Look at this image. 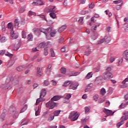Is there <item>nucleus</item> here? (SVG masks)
Instances as JSON below:
<instances>
[{
  "label": "nucleus",
  "instance_id": "nucleus-34",
  "mask_svg": "<svg viewBox=\"0 0 128 128\" xmlns=\"http://www.w3.org/2000/svg\"><path fill=\"white\" fill-rule=\"evenodd\" d=\"M88 120H90V116H88V117H86L84 119H82V124H85L86 122H88Z\"/></svg>",
  "mask_w": 128,
  "mask_h": 128
},
{
  "label": "nucleus",
  "instance_id": "nucleus-62",
  "mask_svg": "<svg viewBox=\"0 0 128 128\" xmlns=\"http://www.w3.org/2000/svg\"><path fill=\"white\" fill-rule=\"evenodd\" d=\"M122 2V0H114V3L115 4H120V2Z\"/></svg>",
  "mask_w": 128,
  "mask_h": 128
},
{
  "label": "nucleus",
  "instance_id": "nucleus-10",
  "mask_svg": "<svg viewBox=\"0 0 128 128\" xmlns=\"http://www.w3.org/2000/svg\"><path fill=\"white\" fill-rule=\"evenodd\" d=\"M39 30H40L41 32H43L44 34L46 36L48 32H52V28L49 27L47 28H40Z\"/></svg>",
  "mask_w": 128,
  "mask_h": 128
},
{
  "label": "nucleus",
  "instance_id": "nucleus-59",
  "mask_svg": "<svg viewBox=\"0 0 128 128\" xmlns=\"http://www.w3.org/2000/svg\"><path fill=\"white\" fill-rule=\"evenodd\" d=\"M104 102V100L102 98H99L98 100V104H102V102Z\"/></svg>",
  "mask_w": 128,
  "mask_h": 128
},
{
  "label": "nucleus",
  "instance_id": "nucleus-58",
  "mask_svg": "<svg viewBox=\"0 0 128 128\" xmlns=\"http://www.w3.org/2000/svg\"><path fill=\"white\" fill-rule=\"evenodd\" d=\"M22 36L24 38H26V32H22Z\"/></svg>",
  "mask_w": 128,
  "mask_h": 128
},
{
  "label": "nucleus",
  "instance_id": "nucleus-26",
  "mask_svg": "<svg viewBox=\"0 0 128 128\" xmlns=\"http://www.w3.org/2000/svg\"><path fill=\"white\" fill-rule=\"evenodd\" d=\"M50 32V36H52V38H54V36H56V30H52Z\"/></svg>",
  "mask_w": 128,
  "mask_h": 128
},
{
  "label": "nucleus",
  "instance_id": "nucleus-35",
  "mask_svg": "<svg viewBox=\"0 0 128 128\" xmlns=\"http://www.w3.org/2000/svg\"><path fill=\"white\" fill-rule=\"evenodd\" d=\"M90 78H92V72H90L86 74V78L87 80H88Z\"/></svg>",
  "mask_w": 128,
  "mask_h": 128
},
{
  "label": "nucleus",
  "instance_id": "nucleus-32",
  "mask_svg": "<svg viewBox=\"0 0 128 128\" xmlns=\"http://www.w3.org/2000/svg\"><path fill=\"white\" fill-rule=\"evenodd\" d=\"M50 68H52V65L50 64L48 66L46 72V74H48V76H50Z\"/></svg>",
  "mask_w": 128,
  "mask_h": 128
},
{
  "label": "nucleus",
  "instance_id": "nucleus-40",
  "mask_svg": "<svg viewBox=\"0 0 128 128\" xmlns=\"http://www.w3.org/2000/svg\"><path fill=\"white\" fill-rule=\"evenodd\" d=\"M124 124V122H122V121L121 120L116 124V126L118 128H120L121 126H122V124Z\"/></svg>",
  "mask_w": 128,
  "mask_h": 128
},
{
  "label": "nucleus",
  "instance_id": "nucleus-5",
  "mask_svg": "<svg viewBox=\"0 0 128 128\" xmlns=\"http://www.w3.org/2000/svg\"><path fill=\"white\" fill-rule=\"evenodd\" d=\"M110 40H112V37L110 36H106L104 38L97 41L96 44H102V42L108 44V42H110Z\"/></svg>",
  "mask_w": 128,
  "mask_h": 128
},
{
  "label": "nucleus",
  "instance_id": "nucleus-52",
  "mask_svg": "<svg viewBox=\"0 0 128 128\" xmlns=\"http://www.w3.org/2000/svg\"><path fill=\"white\" fill-rule=\"evenodd\" d=\"M4 2H10L11 4H14V1H12V0H4Z\"/></svg>",
  "mask_w": 128,
  "mask_h": 128
},
{
  "label": "nucleus",
  "instance_id": "nucleus-28",
  "mask_svg": "<svg viewBox=\"0 0 128 128\" xmlns=\"http://www.w3.org/2000/svg\"><path fill=\"white\" fill-rule=\"evenodd\" d=\"M34 38V36H32V34H30L28 35L27 36V40H28V42H32Z\"/></svg>",
  "mask_w": 128,
  "mask_h": 128
},
{
  "label": "nucleus",
  "instance_id": "nucleus-36",
  "mask_svg": "<svg viewBox=\"0 0 128 128\" xmlns=\"http://www.w3.org/2000/svg\"><path fill=\"white\" fill-rule=\"evenodd\" d=\"M28 109V105L26 104L20 110V114H22V112H24L26 110Z\"/></svg>",
  "mask_w": 128,
  "mask_h": 128
},
{
  "label": "nucleus",
  "instance_id": "nucleus-55",
  "mask_svg": "<svg viewBox=\"0 0 128 128\" xmlns=\"http://www.w3.org/2000/svg\"><path fill=\"white\" fill-rule=\"evenodd\" d=\"M54 116H50L48 118V122H52V120H54Z\"/></svg>",
  "mask_w": 128,
  "mask_h": 128
},
{
  "label": "nucleus",
  "instance_id": "nucleus-18",
  "mask_svg": "<svg viewBox=\"0 0 128 128\" xmlns=\"http://www.w3.org/2000/svg\"><path fill=\"white\" fill-rule=\"evenodd\" d=\"M100 26V24L99 22L96 23V24H94V26H92L91 28V30L92 32H94V30H96V28Z\"/></svg>",
  "mask_w": 128,
  "mask_h": 128
},
{
  "label": "nucleus",
  "instance_id": "nucleus-41",
  "mask_svg": "<svg viewBox=\"0 0 128 128\" xmlns=\"http://www.w3.org/2000/svg\"><path fill=\"white\" fill-rule=\"evenodd\" d=\"M91 38L93 40H96V38H98V34H92L91 36Z\"/></svg>",
  "mask_w": 128,
  "mask_h": 128
},
{
  "label": "nucleus",
  "instance_id": "nucleus-48",
  "mask_svg": "<svg viewBox=\"0 0 128 128\" xmlns=\"http://www.w3.org/2000/svg\"><path fill=\"white\" fill-rule=\"evenodd\" d=\"M50 18H56V16L54 12H50Z\"/></svg>",
  "mask_w": 128,
  "mask_h": 128
},
{
  "label": "nucleus",
  "instance_id": "nucleus-8",
  "mask_svg": "<svg viewBox=\"0 0 128 128\" xmlns=\"http://www.w3.org/2000/svg\"><path fill=\"white\" fill-rule=\"evenodd\" d=\"M44 46H46V48H47L48 46L50 48V46H52V43L50 42H42L38 46V48H44Z\"/></svg>",
  "mask_w": 128,
  "mask_h": 128
},
{
  "label": "nucleus",
  "instance_id": "nucleus-17",
  "mask_svg": "<svg viewBox=\"0 0 128 128\" xmlns=\"http://www.w3.org/2000/svg\"><path fill=\"white\" fill-rule=\"evenodd\" d=\"M128 82V78H125L122 82V84H125L123 86H122L121 88H128V84L126 82Z\"/></svg>",
  "mask_w": 128,
  "mask_h": 128
},
{
  "label": "nucleus",
  "instance_id": "nucleus-61",
  "mask_svg": "<svg viewBox=\"0 0 128 128\" xmlns=\"http://www.w3.org/2000/svg\"><path fill=\"white\" fill-rule=\"evenodd\" d=\"M38 16H40V18H41L42 20H46V16H44V15L40 14V15H38Z\"/></svg>",
  "mask_w": 128,
  "mask_h": 128
},
{
  "label": "nucleus",
  "instance_id": "nucleus-6",
  "mask_svg": "<svg viewBox=\"0 0 128 128\" xmlns=\"http://www.w3.org/2000/svg\"><path fill=\"white\" fill-rule=\"evenodd\" d=\"M56 104H58V103L55 102H54L50 100L48 102L46 103V108H49V110H52V108H54L55 106H56Z\"/></svg>",
  "mask_w": 128,
  "mask_h": 128
},
{
  "label": "nucleus",
  "instance_id": "nucleus-60",
  "mask_svg": "<svg viewBox=\"0 0 128 128\" xmlns=\"http://www.w3.org/2000/svg\"><path fill=\"white\" fill-rule=\"evenodd\" d=\"M5 56H9L10 58H12V56L14 55L8 52H7V53L5 54Z\"/></svg>",
  "mask_w": 128,
  "mask_h": 128
},
{
  "label": "nucleus",
  "instance_id": "nucleus-19",
  "mask_svg": "<svg viewBox=\"0 0 128 128\" xmlns=\"http://www.w3.org/2000/svg\"><path fill=\"white\" fill-rule=\"evenodd\" d=\"M128 101H124V102L120 104L119 106L120 108H124L128 106Z\"/></svg>",
  "mask_w": 128,
  "mask_h": 128
},
{
  "label": "nucleus",
  "instance_id": "nucleus-38",
  "mask_svg": "<svg viewBox=\"0 0 128 128\" xmlns=\"http://www.w3.org/2000/svg\"><path fill=\"white\" fill-rule=\"evenodd\" d=\"M92 54V50H88V51H86L84 52V56H90Z\"/></svg>",
  "mask_w": 128,
  "mask_h": 128
},
{
  "label": "nucleus",
  "instance_id": "nucleus-33",
  "mask_svg": "<svg viewBox=\"0 0 128 128\" xmlns=\"http://www.w3.org/2000/svg\"><path fill=\"white\" fill-rule=\"evenodd\" d=\"M60 112H62V110H56L54 111V116H58V114H60Z\"/></svg>",
  "mask_w": 128,
  "mask_h": 128
},
{
  "label": "nucleus",
  "instance_id": "nucleus-51",
  "mask_svg": "<svg viewBox=\"0 0 128 128\" xmlns=\"http://www.w3.org/2000/svg\"><path fill=\"white\" fill-rule=\"evenodd\" d=\"M37 4L39 6H42V4H44V2H42V0H38L37 1Z\"/></svg>",
  "mask_w": 128,
  "mask_h": 128
},
{
  "label": "nucleus",
  "instance_id": "nucleus-15",
  "mask_svg": "<svg viewBox=\"0 0 128 128\" xmlns=\"http://www.w3.org/2000/svg\"><path fill=\"white\" fill-rule=\"evenodd\" d=\"M46 94V90L45 88L42 89L40 92V98H44Z\"/></svg>",
  "mask_w": 128,
  "mask_h": 128
},
{
  "label": "nucleus",
  "instance_id": "nucleus-42",
  "mask_svg": "<svg viewBox=\"0 0 128 128\" xmlns=\"http://www.w3.org/2000/svg\"><path fill=\"white\" fill-rule=\"evenodd\" d=\"M106 89L104 88H102L100 91V94L102 96H104L106 94Z\"/></svg>",
  "mask_w": 128,
  "mask_h": 128
},
{
  "label": "nucleus",
  "instance_id": "nucleus-14",
  "mask_svg": "<svg viewBox=\"0 0 128 128\" xmlns=\"http://www.w3.org/2000/svg\"><path fill=\"white\" fill-rule=\"evenodd\" d=\"M124 116H122L120 118L121 121L122 122H126V120H128V112H124Z\"/></svg>",
  "mask_w": 128,
  "mask_h": 128
},
{
  "label": "nucleus",
  "instance_id": "nucleus-47",
  "mask_svg": "<svg viewBox=\"0 0 128 128\" xmlns=\"http://www.w3.org/2000/svg\"><path fill=\"white\" fill-rule=\"evenodd\" d=\"M124 30H126V32H128V24L126 23H125L124 24V26H123Z\"/></svg>",
  "mask_w": 128,
  "mask_h": 128
},
{
  "label": "nucleus",
  "instance_id": "nucleus-1",
  "mask_svg": "<svg viewBox=\"0 0 128 128\" xmlns=\"http://www.w3.org/2000/svg\"><path fill=\"white\" fill-rule=\"evenodd\" d=\"M112 70V68L110 67H108L106 70V72L103 74L102 78L104 80H108L110 78H112L113 76L112 73L110 72Z\"/></svg>",
  "mask_w": 128,
  "mask_h": 128
},
{
  "label": "nucleus",
  "instance_id": "nucleus-24",
  "mask_svg": "<svg viewBox=\"0 0 128 128\" xmlns=\"http://www.w3.org/2000/svg\"><path fill=\"white\" fill-rule=\"evenodd\" d=\"M16 62V60H10L9 62H8V64L7 65L8 68H10L14 64V62Z\"/></svg>",
  "mask_w": 128,
  "mask_h": 128
},
{
  "label": "nucleus",
  "instance_id": "nucleus-7",
  "mask_svg": "<svg viewBox=\"0 0 128 128\" xmlns=\"http://www.w3.org/2000/svg\"><path fill=\"white\" fill-rule=\"evenodd\" d=\"M14 22L15 28H18L19 26L24 24V20H20L18 22V19H16Z\"/></svg>",
  "mask_w": 128,
  "mask_h": 128
},
{
  "label": "nucleus",
  "instance_id": "nucleus-50",
  "mask_svg": "<svg viewBox=\"0 0 128 128\" xmlns=\"http://www.w3.org/2000/svg\"><path fill=\"white\" fill-rule=\"evenodd\" d=\"M93 100L95 102H96L98 100V94H95L93 96Z\"/></svg>",
  "mask_w": 128,
  "mask_h": 128
},
{
  "label": "nucleus",
  "instance_id": "nucleus-56",
  "mask_svg": "<svg viewBox=\"0 0 128 128\" xmlns=\"http://www.w3.org/2000/svg\"><path fill=\"white\" fill-rule=\"evenodd\" d=\"M92 86H94V84L92 83L88 85L87 88L88 89L92 88Z\"/></svg>",
  "mask_w": 128,
  "mask_h": 128
},
{
  "label": "nucleus",
  "instance_id": "nucleus-4",
  "mask_svg": "<svg viewBox=\"0 0 128 128\" xmlns=\"http://www.w3.org/2000/svg\"><path fill=\"white\" fill-rule=\"evenodd\" d=\"M78 116H80V114L76 111H73L70 113L68 118H70L72 122H75V120H76L78 118Z\"/></svg>",
  "mask_w": 128,
  "mask_h": 128
},
{
  "label": "nucleus",
  "instance_id": "nucleus-45",
  "mask_svg": "<svg viewBox=\"0 0 128 128\" xmlns=\"http://www.w3.org/2000/svg\"><path fill=\"white\" fill-rule=\"evenodd\" d=\"M28 14L29 16H36V14L35 13V12H32L31 10H30L28 12Z\"/></svg>",
  "mask_w": 128,
  "mask_h": 128
},
{
  "label": "nucleus",
  "instance_id": "nucleus-25",
  "mask_svg": "<svg viewBox=\"0 0 128 128\" xmlns=\"http://www.w3.org/2000/svg\"><path fill=\"white\" fill-rule=\"evenodd\" d=\"M56 6H53L52 8H50L48 10V12H58V10H56Z\"/></svg>",
  "mask_w": 128,
  "mask_h": 128
},
{
  "label": "nucleus",
  "instance_id": "nucleus-39",
  "mask_svg": "<svg viewBox=\"0 0 128 128\" xmlns=\"http://www.w3.org/2000/svg\"><path fill=\"white\" fill-rule=\"evenodd\" d=\"M60 70L62 74H66V68H62L60 69Z\"/></svg>",
  "mask_w": 128,
  "mask_h": 128
},
{
  "label": "nucleus",
  "instance_id": "nucleus-16",
  "mask_svg": "<svg viewBox=\"0 0 128 128\" xmlns=\"http://www.w3.org/2000/svg\"><path fill=\"white\" fill-rule=\"evenodd\" d=\"M61 98L62 97L60 96L56 95L52 98L50 100H52V102H56L58 100H60Z\"/></svg>",
  "mask_w": 128,
  "mask_h": 128
},
{
  "label": "nucleus",
  "instance_id": "nucleus-30",
  "mask_svg": "<svg viewBox=\"0 0 128 128\" xmlns=\"http://www.w3.org/2000/svg\"><path fill=\"white\" fill-rule=\"evenodd\" d=\"M26 12V7L18 8V12H20V14H22V12Z\"/></svg>",
  "mask_w": 128,
  "mask_h": 128
},
{
  "label": "nucleus",
  "instance_id": "nucleus-20",
  "mask_svg": "<svg viewBox=\"0 0 128 128\" xmlns=\"http://www.w3.org/2000/svg\"><path fill=\"white\" fill-rule=\"evenodd\" d=\"M102 76H98L96 78V82L98 84H102Z\"/></svg>",
  "mask_w": 128,
  "mask_h": 128
},
{
  "label": "nucleus",
  "instance_id": "nucleus-64",
  "mask_svg": "<svg viewBox=\"0 0 128 128\" xmlns=\"http://www.w3.org/2000/svg\"><path fill=\"white\" fill-rule=\"evenodd\" d=\"M12 22H9L8 24V28H12Z\"/></svg>",
  "mask_w": 128,
  "mask_h": 128
},
{
  "label": "nucleus",
  "instance_id": "nucleus-31",
  "mask_svg": "<svg viewBox=\"0 0 128 128\" xmlns=\"http://www.w3.org/2000/svg\"><path fill=\"white\" fill-rule=\"evenodd\" d=\"M48 48H50V46H48L44 48V54L45 56H48Z\"/></svg>",
  "mask_w": 128,
  "mask_h": 128
},
{
  "label": "nucleus",
  "instance_id": "nucleus-49",
  "mask_svg": "<svg viewBox=\"0 0 128 128\" xmlns=\"http://www.w3.org/2000/svg\"><path fill=\"white\" fill-rule=\"evenodd\" d=\"M83 20H84V17H80L79 18V20H78V22L79 24H84Z\"/></svg>",
  "mask_w": 128,
  "mask_h": 128
},
{
  "label": "nucleus",
  "instance_id": "nucleus-57",
  "mask_svg": "<svg viewBox=\"0 0 128 128\" xmlns=\"http://www.w3.org/2000/svg\"><path fill=\"white\" fill-rule=\"evenodd\" d=\"M84 110L86 114H88V112H90V108L86 106L84 108Z\"/></svg>",
  "mask_w": 128,
  "mask_h": 128
},
{
  "label": "nucleus",
  "instance_id": "nucleus-43",
  "mask_svg": "<svg viewBox=\"0 0 128 128\" xmlns=\"http://www.w3.org/2000/svg\"><path fill=\"white\" fill-rule=\"evenodd\" d=\"M72 84V82L70 81V80H68L66 81L64 85H62V86H68V84Z\"/></svg>",
  "mask_w": 128,
  "mask_h": 128
},
{
  "label": "nucleus",
  "instance_id": "nucleus-9",
  "mask_svg": "<svg viewBox=\"0 0 128 128\" xmlns=\"http://www.w3.org/2000/svg\"><path fill=\"white\" fill-rule=\"evenodd\" d=\"M30 66H19L18 67H17L16 68V70L18 72H22V70H26V68H32V64H30Z\"/></svg>",
  "mask_w": 128,
  "mask_h": 128
},
{
  "label": "nucleus",
  "instance_id": "nucleus-44",
  "mask_svg": "<svg viewBox=\"0 0 128 128\" xmlns=\"http://www.w3.org/2000/svg\"><path fill=\"white\" fill-rule=\"evenodd\" d=\"M50 52L51 54V56L52 58H54V56H56V54H54V50H52V48L50 49Z\"/></svg>",
  "mask_w": 128,
  "mask_h": 128
},
{
  "label": "nucleus",
  "instance_id": "nucleus-13",
  "mask_svg": "<svg viewBox=\"0 0 128 128\" xmlns=\"http://www.w3.org/2000/svg\"><path fill=\"white\" fill-rule=\"evenodd\" d=\"M102 112H104V114H106L108 116H112V114H114V112H112V111L110 110H108L106 108L103 110Z\"/></svg>",
  "mask_w": 128,
  "mask_h": 128
},
{
  "label": "nucleus",
  "instance_id": "nucleus-63",
  "mask_svg": "<svg viewBox=\"0 0 128 128\" xmlns=\"http://www.w3.org/2000/svg\"><path fill=\"white\" fill-rule=\"evenodd\" d=\"M44 84L45 86H48V85L49 84L50 82L48 80H44Z\"/></svg>",
  "mask_w": 128,
  "mask_h": 128
},
{
  "label": "nucleus",
  "instance_id": "nucleus-21",
  "mask_svg": "<svg viewBox=\"0 0 128 128\" xmlns=\"http://www.w3.org/2000/svg\"><path fill=\"white\" fill-rule=\"evenodd\" d=\"M123 58L128 60V50H125L123 53Z\"/></svg>",
  "mask_w": 128,
  "mask_h": 128
},
{
  "label": "nucleus",
  "instance_id": "nucleus-29",
  "mask_svg": "<svg viewBox=\"0 0 128 128\" xmlns=\"http://www.w3.org/2000/svg\"><path fill=\"white\" fill-rule=\"evenodd\" d=\"M42 72V69H40V68H37V76H39V78H40L42 75L40 74V72Z\"/></svg>",
  "mask_w": 128,
  "mask_h": 128
},
{
  "label": "nucleus",
  "instance_id": "nucleus-37",
  "mask_svg": "<svg viewBox=\"0 0 128 128\" xmlns=\"http://www.w3.org/2000/svg\"><path fill=\"white\" fill-rule=\"evenodd\" d=\"M6 42V38L4 36H2L0 38V42Z\"/></svg>",
  "mask_w": 128,
  "mask_h": 128
},
{
  "label": "nucleus",
  "instance_id": "nucleus-23",
  "mask_svg": "<svg viewBox=\"0 0 128 128\" xmlns=\"http://www.w3.org/2000/svg\"><path fill=\"white\" fill-rule=\"evenodd\" d=\"M66 28V25L62 26L58 30V32H62Z\"/></svg>",
  "mask_w": 128,
  "mask_h": 128
},
{
  "label": "nucleus",
  "instance_id": "nucleus-2",
  "mask_svg": "<svg viewBox=\"0 0 128 128\" xmlns=\"http://www.w3.org/2000/svg\"><path fill=\"white\" fill-rule=\"evenodd\" d=\"M9 114L12 116L14 118H18V111L16 110L14 106H10L9 108Z\"/></svg>",
  "mask_w": 128,
  "mask_h": 128
},
{
  "label": "nucleus",
  "instance_id": "nucleus-22",
  "mask_svg": "<svg viewBox=\"0 0 128 128\" xmlns=\"http://www.w3.org/2000/svg\"><path fill=\"white\" fill-rule=\"evenodd\" d=\"M20 48V42H18L17 44H14V50H18Z\"/></svg>",
  "mask_w": 128,
  "mask_h": 128
},
{
  "label": "nucleus",
  "instance_id": "nucleus-46",
  "mask_svg": "<svg viewBox=\"0 0 128 128\" xmlns=\"http://www.w3.org/2000/svg\"><path fill=\"white\" fill-rule=\"evenodd\" d=\"M24 124H28V120L26 119H24L21 122V126H24Z\"/></svg>",
  "mask_w": 128,
  "mask_h": 128
},
{
  "label": "nucleus",
  "instance_id": "nucleus-54",
  "mask_svg": "<svg viewBox=\"0 0 128 128\" xmlns=\"http://www.w3.org/2000/svg\"><path fill=\"white\" fill-rule=\"evenodd\" d=\"M72 98V95L70 94H67L66 96H65L66 100H70Z\"/></svg>",
  "mask_w": 128,
  "mask_h": 128
},
{
  "label": "nucleus",
  "instance_id": "nucleus-27",
  "mask_svg": "<svg viewBox=\"0 0 128 128\" xmlns=\"http://www.w3.org/2000/svg\"><path fill=\"white\" fill-rule=\"evenodd\" d=\"M6 118V113L3 112L0 116V122H4V118Z\"/></svg>",
  "mask_w": 128,
  "mask_h": 128
},
{
  "label": "nucleus",
  "instance_id": "nucleus-3",
  "mask_svg": "<svg viewBox=\"0 0 128 128\" xmlns=\"http://www.w3.org/2000/svg\"><path fill=\"white\" fill-rule=\"evenodd\" d=\"M0 88L4 90H10V88H12V82H10V78H8L6 81V85L2 84Z\"/></svg>",
  "mask_w": 128,
  "mask_h": 128
},
{
  "label": "nucleus",
  "instance_id": "nucleus-53",
  "mask_svg": "<svg viewBox=\"0 0 128 128\" xmlns=\"http://www.w3.org/2000/svg\"><path fill=\"white\" fill-rule=\"evenodd\" d=\"M35 116H40V108H38V110L36 111Z\"/></svg>",
  "mask_w": 128,
  "mask_h": 128
},
{
  "label": "nucleus",
  "instance_id": "nucleus-12",
  "mask_svg": "<svg viewBox=\"0 0 128 128\" xmlns=\"http://www.w3.org/2000/svg\"><path fill=\"white\" fill-rule=\"evenodd\" d=\"M78 84L76 82L72 83L71 82L70 85V86L69 88L70 90H76L78 88Z\"/></svg>",
  "mask_w": 128,
  "mask_h": 128
},
{
  "label": "nucleus",
  "instance_id": "nucleus-11",
  "mask_svg": "<svg viewBox=\"0 0 128 128\" xmlns=\"http://www.w3.org/2000/svg\"><path fill=\"white\" fill-rule=\"evenodd\" d=\"M10 34L12 38H18V32L14 31V29H12Z\"/></svg>",
  "mask_w": 128,
  "mask_h": 128
}]
</instances>
